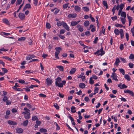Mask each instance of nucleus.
Returning a JSON list of instances; mask_svg holds the SVG:
<instances>
[{
  "mask_svg": "<svg viewBox=\"0 0 134 134\" xmlns=\"http://www.w3.org/2000/svg\"><path fill=\"white\" fill-rule=\"evenodd\" d=\"M111 18L113 21H114L115 20L117 19L118 17L117 16H115L114 17H111Z\"/></svg>",
  "mask_w": 134,
  "mask_h": 134,
  "instance_id": "nucleus-64",
  "label": "nucleus"
},
{
  "mask_svg": "<svg viewBox=\"0 0 134 134\" xmlns=\"http://www.w3.org/2000/svg\"><path fill=\"white\" fill-rule=\"evenodd\" d=\"M77 24V23L76 21H72L71 23V25L72 26H75Z\"/></svg>",
  "mask_w": 134,
  "mask_h": 134,
  "instance_id": "nucleus-42",
  "label": "nucleus"
},
{
  "mask_svg": "<svg viewBox=\"0 0 134 134\" xmlns=\"http://www.w3.org/2000/svg\"><path fill=\"white\" fill-rule=\"evenodd\" d=\"M120 62V61L119 59L118 58H117L115 59V61L114 64L115 65L118 66L119 65V63Z\"/></svg>",
  "mask_w": 134,
  "mask_h": 134,
  "instance_id": "nucleus-14",
  "label": "nucleus"
},
{
  "mask_svg": "<svg viewBox=\"0 0 134 134\" xmlns=\"http://www.w3.org/2000/svg\"><path fill=\"white\" fill-rule=\"evenodd\" d=\"M2 69L4 74L7 73L8 71V70L4 68H2Z\"/></svg>",
  "mask_w": 134,
  "mask_h": 134,
  "instance_id": "nucleus-48",
  "label": "nucleus"
},
{
  "mask_svg": "<svg viewBox=\"0 0 134 134\" xmlns=\"http://www.w3.org/2000/svg\"><path fill=\"white\" fill-rule=\"evenodd\" d=\"M79 86L82 88H83L85 86V84L83 83H80Z\"/></svg>",
  "mask_w": 134,
  "mask_h": 134,
  "instance_id": "nucleus-27",
  "label": "nucleus"
},
{
  "mask_svg": "<svg viewBox=\"0 0 134 134\" xmlns=\"http://www.w3.org/2000/svg\"><path fill=\"white\" fill-rule=\"evenodd\" d=\"M34 4L35 6H36L38 3V0H33Z\"/></svg>",
  "mask_w": 134,
  "mask_h": 134,
  "instance_id": "nucleus-63",
  "label": "nucleus"
},
{
  "mask_svg": "<svg viewBox=\"0 0 134 134\" xmlns=\"http://www.w3.org/2000/svg\"><path fill=\"white\" fill-rule=\"evenodd\" d=\"M18 82L19 83L22 84L25 83V81L24 80L22 79L19 80Z\"/></svg>",
  "mask_w": 134,
  "mask_h": 134,
  "instance_id": "nucleus-53",
  "label": "nucleus"
},
{
  "mask_svg": "<svg viewBox=\"0 0 134 134\" xmlns=\"http://www.w3.org/2000/svg\"><path fill=\"white\" fill-rule=\"evenodd\" d=\"M103 4L104 6L105 7V8L107 9L108 8V7L107 5V2L105 1H103Z\"/></svg>",
  "mask_w": 134,
  "mask_h": 134,
  "instance_id": "nucleus-28",
  "label": "nucleus"
},
{
  "mask_svg": "<svg viewBox=\"0 0 134 134\" xmlns=\"http://www.w3.org/2000/svg\"><path fill=\"white\" fill-rule=\"evenodd\" d=\"M71 111L72 113H74L76 112L75 107L74 106L71 107Z\"/></svg>",
  "mask_w": 134,
  "mask_h": 134,
  "instance_id": "nucleus-39",
  "label": "nucleus"
},
{
  "mask_svg": "<svg viewBox=\"0 0 134 134\" xmlns=\"http://www.w3.org/2000/svg\"><path fill=\"white\" fill-rule=\"evenodd\" d=\"M127 17L129 21V25L130 26L131 25V21L132 20V17L128 15H127Z\"/></svg>",
  "mask_w": 134,
  "mask_h": 134,
  "instance_id": "nucleus-20",
  "label": "nucleus"
},
{
  "mask_svg": "<svg viewBox=\"0 0 134 134\" xmlns=\"http://www.w3.org/2000/svg\"><path fill=\"white\" fill-rule=\"evenodd\" d=\"M82 9L84 11L86 12L88 11L89 10V8L87 7H83Z\"/></svg>",
  "mask_w": 134,
  "mask_h": 134,
  "instance_id": "nucleus-26",
  "label": "nucleus"
},
{
  "mask_svg": "<svg viewBox=\"0 0 134 134\" xmlns=\"http://www.w3.org/2000/svg\"><path fill=\"white\" fill-rule=\"evenodd\" d=\"M58 35L61 39H63L65 38L64 36L61 35L60 34H58Z\"/></svg>",
  "mask_w": 134,
  "mask_h": 134,
  "instance_id": "nucleus-59",
  "label": "nucleus"
},
{
  "mask_svg": "<svg viewBox=\"0 0 134 134\" xmlns=\"http://www.w3.org/2000/svg\"><path fill=\"white\" fill-rule=\"evenodd\" d=\"M10 113V111L9 110H7L6 111V115L5 116V118H7L8 116H7L9 115Z\"/></svg>",
  "mask_w": 134,
  "mask_h": 134,
  "instance_id": "nucleus-34",
  "label": "nucleus"
},
{
  "mask_svg": "<svg viewBox=\"0 0 134 134\" xmlns=\"http://www.w3.org/2000/svg\"><path fill=\"white\" fill-rule=\"evenodd\" d=\"M56 51L55 54V58L57 59L59 58L58 55L60 52V50H62V49L61 48L59 47H57L55 48Z\"/></svg>",
  "mask_w": 134,
  "mask_h": 134,
  "instance_id": "nucleus-3",
  "label": "nucleus"
},
{
  "mask_svg": "<svg viewBox=\"0 0 134 134\" xmlns=\"http://www.w3.org/2000/svg\"><path fill=\"white\" fill-rule=\"evenodd\" d=\"M124 92L125 93H128L129 94L132 96H133L134 95L133 92L127 89L124 90Z\"/></svg>",
  "mask_w": 134,
  "mask_h": 134,
  "instance_id": "nucleus-8",
  "label": "nucleus"
},
{
  "mask_svg": "<svg viewBox=\"0 0 134 134\" xmlns=\"http://www.w3.org/2000/svg\"><path fill=\"white\" fill-rule=\"evenodd\" d=\"M89 22L88 21H86L84 22V25L85 26L87 27L89 25Z\"/></svg>",
  "mask_w": 134,
  "mask_h": 134,
  "instance_id": "nucleus-36",
  "label": "nucleus"
},
{
  "mask_svg": "<svg viewBox=\"0 0 134 134\" xmlns=\"http://www.w3.org/2000/svg\"><path fill=\"white\" fill-rule=\"evenodd\" d=\"M46 27L48 29H50L51 27L50 24L48 23H47L46 24Z\"/></svg>",
  "mask_w": 134,
  "mask_h": 134,
  "instance_id": "nucleus-51",
  "label": "nucleus"
},
{
  "mask_svg": "<svg viewBox=\"0 0 134 134\" xmlns=\"http://www.w3.org/2000/svg\"><path fill=\"white\" fill-rule=\"evenodd\" d=\"M28 122V120H27L25 121H24L23 122V123L21 124L24 126H26L27 125Z\"/></svg>",
  "mask_w": 134,
  "mask_h": 134,
  "instance_id": "nucleus-23",
  "label": "nucleus"
},
{
  "mask_svg": "<svg viewBox=\"0 0 134 134\" xmlns=\"http://www.w3.org/2000/svg\"><path fill=\"white\" fill-rule=\"evenodd\" d=\"M2 21L3 22L7 25H9L10 24L8 20L6 18H4L2 19Z\"/></svg>",
  "mask_w": 134,
  "mask_h": 134,
  "instance_id": "nucleus-21",
  "label": "nucleus"
},
{
  "mask_svg": "<svg viewBox=\"0 0 134 134\" xmlns=\"http://www.w3.org/2000/svg\"><path fill=\"white\" fill-rule=\"evenodd\" d=\"M76 70V69L75 68H72L70 70V71L69 72V74L70 75L73 74L75 73Z\"/></svg>",
  "mask_w": 134,
  "mask_h": 134,
  "instance_id": "nucleus-13",
  "label": "nucleus"
},
{
  "mask_svg": "<svg viewBox=\"0 0 134 134\" xmlns=\"http://www.w3.org/2000/svg\"><path fill=\"white\" fill-rule=\"evenodd\" d=\"M126 18H121V21L122 23L124 25L125 24L126 21Z\"/></svg>",
  "mask_w": 134,
  "mask_h": 134,
  "instance_id": "nucleus-29",
  "label": "nucleus"
},
{
  "mask_svg": "<svg viewBox=\"0 0 134 134\" xmlns=\"http://www.w3.org/2000/svg\"><path fill=\"white\" fill-rule=\"evenodd\" d=\"M57 68L59 69L61 71H63L64 70L63 67L62 66H57Z\"/></svg>",
  "mask_w": 134,
  "mask_h": 134,
  "instance_id": "nucleus-32",
  "label": "nucleus"
},
{
  "mask_svg": "<svg viewBox=\"0 0 134 134\" xmlns=\"http://www.w3.org/2000/svg\"><path fill=\"white\" fill-rule=\"evenodd\" d=\"M99 90L98 88L97 87H96L94 88V93H93L94 95L96 93L98 92V91Z\"/></svg>",
  "mask_w": 134,
  "mask_h": 134,
  "instance_id": "nucleus-38",
  "label": "nucleus"
},
{
  "mask_svg": "<svg viewBox=\"0 0 134 134\" xmlns=\"http://www.w3.org/2000/svg\"><path fill=\"white\" fill-rule=\"evenodd\" d=\"M105 53V52L104 51L103 48H102L98 50L96 52L94 53L95 55L98 56L100 55L102 56L104 55Z\"/></svg>",
  "mask_w": 134,
  "mask_h": 134,
  "instance_id": "nucleus-1",
  "label": "nucleus"
},
{
  "mask_svg": "<svg viewBox=\"0 0 134 134\" xmlns=\"http://www.w3.org/2000/svg\"><path fill=\"white\" fill-rule=\"evenodd\" d=\"M124 78L128 81H130V76L129 75L126 74L124 75Z\"/></svg>",
  "mask_w": 134,
  "mask_h": 134,
  "instance_id": "nucleus-33",
  "label": "nucleus"
},
{
  "mask_svg": "<svg viewBox=\"0 0 134 134\" xmlns=\"http://www.w3.org/2000/svg\"><path fill=\"white\" fill-rule=\"evenodd\" d=\"M18 16L20 19L21 20H24L25 18V14L22 13H19Z\"/></svg>",
  "mask_w": 134,
  "mask_h": 134,
  "instance_id": "nucleus-4",
  "label": "nucleus"
},
{
  "mask_svg": "<svg viewBox=\"0 0 134 134\" xmlns=\"http://www.w3.org/2000/svg\"><path fill=\"white\" fill-rule=\"evenodd\" d=\"M84 75V74L83 72H82L81 73V75H80L77 76V78H80L82 76H83Z\"/></svg>",
  "mask_w": 134,
  "mask_h": 134,
  "instance_id": "nucleus-54",
  "label": "nucleus"
},
{
  "mask_svg": "<svg viewBox=\"0 0 134 134\" xmlns=\"http://www.w3.org/2000/svg\"><path fill=\"white\" fill-rule=\"evenodd\" d=\"M65 32V30L64 29H62L60 30L59 33L60 34H64Z\"/></svg>",
  "mask_w": 134,
  "mask_h": 134,
  "instance_id": "nucleus-43",
  "label": "nucleus"
},
{
  "mask_svg": "<svg viewBox=\"0 0 134 134\" xmlns=\"http://www.w3.org/2000/svg\"><path fill=\"white\" fill-rule=\"evenodd\" d=\"M63 22H64V21H58L57 23V25L58 26H61L62 25H63Z\"/></svg>",
  "mask_w": 134,
  "mask_h": 134,
  "instance_id": "nucleus-24",
  "label": "nucleus"
},
{
  "mask_svg": "<svg viewBox=\"0 0 134 134\" xmlns=\"http://www.w3.org/2000/svg\"><path fill=\"white\" fill-rule=\"evenodd\" d=\"M24 110H25V111L22 113L23 114H26L30 113L29 112L30 110L28 109H27L26 108H24Z\"/></svg>",
  "mask_w": 134,
  "mask_h": 134,
  "instance_id": "nucleus-15",
  "label": "nucleus"
},
{
  "mask_svg": "<svg viewBox=\"0 0 134 134\" xmlns=\"http://www.w3.org/2000/svg\"><path fill=\"white\" fill-rule=\"evenodd\" d=\"M30 113L25 114L24 118L26 119H29L30 118Z\"/></svg>",
  "mask_w": 134,
  "mask_h": 134,
  "instance_id": "nucleus-40",
  "label": "nucleus"
},
{
  "mask_svg": "<svg viewBox=\"0 0 134 134\" xmlns=\"http://www.w3.org/2000/svg\"><path fill=\"white\" fill-rule=\"evenodd\" d=\"M2 58L9 61H11L12 60L11 58L7 56H3L2 57Z\"/></svg>",
  "mask_w": 134,
  "mask_h": 134,
  "instance_id": "nucleus-25",
  "label": "nucleus"
},
{
  "mask_svg": "<svg viewBox=\"0 0 134 134\" xmlns=\"http://www.w3.org/2000/svg\"><path fill=\"white\" fill-rule=\"evenodd\" d=\"M62 80L60 77H58L55 79V85L59 87H62L63 86L60 82Z\"/></svg>",
  "mask_w": 134,
  "mask_h": 134,
  "instance_id": "nucleus-2",
  "label": "nucleus"
},
{
  "mask_svg": "<svg viewBox=\"0 0 134 134\" xmlns=\"http://www.w3.org/2000/svg\"><path fill=\"white\" fill-rule=\"evenodd\" d=\"M115 26L116 27H123V25L121 24H119L118 23L116 24L115 25Z\"/></svg>",
  "mask_w": 134,
  "mask_h": 134,
  "instance_id": "nucleus-44",
  "label": "nucleus"
},
{
  "mask_svg": "<svg viewBox=\"0 0 134 134\" xmlns=\"http://www.w3.org/2000/svg\"><path fill=\"white\" fill-rule=\"evenodd\" d=\"M124 6V5L123 4L121 3L119 6L120 9H123Z\"/></svg>",
  "mask_w": 134,
  "mask_h": 134,
  "instance_id": "nucleus-52",
  "label": "nucleus"
},
{
  "mask_svg": "<svg viewBox=\"0 0 134 134\" xmlns=\"http://www.w3.org/2000/svg\"><path fill=\"white\" fill-rule=\"evenodd\" d=\"M77 28H78V30L80 32H82L83 31V27L81 26V25H78L77 26Z\"/></svg>",
  "mask_w": 134,
  "mask_h": 134,
  "instance_id": "nucleus-17",
  "label": "nucleus"
},
{
  "mask_svg": "<svg viewBox=\"0 0 134 134\" xmlns=\"http://www.w3.org/2000/svg\"><path fill=\"white\" fill-rule=\"evenodd\" d=\"M8 123L10 125H16V123L14 121H13L10 120H9L8 121Z\"/></svg>",
  "mask_w": 134,
  "mask_h": 134,
  "instance_id": "nucleus-18",
  "label": "nucleus"
},
{
  "mask_svg": "<svg viewBox=\"0 0 134 134\" xmlns=\"http://www.w3.org/2000/svg\"><path fill=\"white\" fill-rule=\"evenodd\" d=\"M77 14L75 13L72 14H70L68 15V17L69 18H75L77 16Z\"/></svg>",
  "mask_w": 134,
  "mask_h": 134,
  "instance_id": "nucleus-16",
  "label": "nucleus"
},
{
  "mask_svg": "<svg viewBox=\"0 0 134 134\" xmlns=\"http://www.w3.org/2000/svg\"><path fill=\"white\" fill-rule=\"evenodd\" d=\"M39 96L40 97H46V96L44 94H42V93H40L39 95Z\"/></svg>",
  "mask_w": 134,
  "mask_h": 134,
  "instance_id": "nucleus-61",
  "label": "nucleus"
},
{
  "mask_svg": "<svg viewBox=\"0 0 134 134\" xmlns=\"http://www.w3.org/2000/svg\"><path fill=\"white\" fill-rule=\"evenodd\" d=\"M121 16L123 17V18H126V13L124 12H122L121 14Z\"/></svg>",
  "mask_w": 134,
  "mask_h": 134,
  "instance_id": "nucleus-31",
  "label": "nucleus"
},
{
  "mask_svg": "<svg viewBox=\"0 0 134 134\" xmlns=\"http://www.w3.org/2000/svg\"><path fill=\"white\" fill-rule=\"evenodd\" d=\"M54 106L57 109H58L59 108V107L57 103H55L54 104Z\"/></svg>",
  "mask_w": 134,
  "mask_h": 134,
  "instance_id": "nucleus-56",
  "label": "nucleus"
},
{
  "mask_svg": "<svg viewBox=\"0 0 134 134\" xmlns=\"http://www.w3.org/2000/svg\"><path fill=\"white\" fill-rule=\"evenodd\" d=\"M31 8V6L30 4H26L23 9V11H25L26 9H30Z\"/></svg>",
  "mask_w": 134,
  "mask_h": 134,
  "instance_id": "nucleus-9",
  "label": "nucleus"
},
{
  "mask_svg": "<svg viewBox=\"0 0 134 134\" xmlns=\"http://www.w3.org/2000/svg\"><path fill=\"white\" fill-rule=\"evenodd\" d=\"M68 4H65L63 5V8L64 9H66L67 8V7H68Z\"/></svg>",
  "mask_w": 134,
  "mask_h": 134,
  "instance_id": "nucleus-58",
  "label": "nucleus"
},
{
  "mask_svg": "<svg viewBox=\"0 0 134 134\" xmlns=\"http://www.w3.org/2000/svg\"><path fill=\"white\" fill-rule=\"evenodd\" d=\"M129 59H134V55L132 54H131L129 57Z\"/></svg>",
  "mask_w": 134,
  "mask_h": 134,
  "instance_id": "nucleus-45",
  "label": "nucleus"
},
{
  "mask_svg": "<svg viewBox=\"0 0 134 134\" xmlns=\"http://www.w3.org/2000/svg\"><path fill=\"white\" fill-rule=\"evenodd\" d=\"M133 64L131 63H129V67L131 68H133Z\"/></svg>",
  "mask_w": 134,
  "mask_h": 134,
  "instance_id": "nucleus-49",
  "label": "nucleus"
},
{
  "mask_svg": "<svg viewBox=\"0 0 134 134\" xmlns=\"http://www.w3.org/2000/svg\"><path fill=\"white\" fill-rule=\"evenodd\" d=\"M46 82L47 84L48 85H51L52 83V80L49 78H47L46 79Z\"/></svg>",
  "mask_w": 134,
  "mask_h": 134,
  "instance_id": "nucleus-10",
  "label": "nucleus"
},
{
  "mask_svg": "<svg viewBox=\"0 0 134 134\" xmlns=\"http://www.w3.org/2000/svg\"><path fill=\"white\" fill-rule=\"evenodd\" d=\"M74 9L77 12H79L81 11V8L78 5H77L75 6Z\"/></svg>",
  "mask_w": 134,
  "mask_h": 134,
  "instance_id": "nucleus-11",
  "label": "nucleus"
},
{
  "mask_svg": "<svg viewBox=\"0 0 134 134\" xmlns=\"http://www.w3.org/2000/svg\"><path fill=\"white\" fill-rule=\"evenodd\" d=\"M89 82L91 84H93L94 83V81L93 80L92 77H91L90 79Z\"/></svg>",
  "mask_w": 134,
  "mask_h": 134,
  "instance_id": "nucleus-50",
  "label": "nucleus"
},
{
  "mask_svg": "<svg viewBox=\"0 0 134 134\" xmlns=\"http://www.w3.org/2000/svg\"><path fill=\"white\" fill-rule=\"evenodd\" d=\"M117 76L116 75V73L114 72H113L112 75L111 76V77H112L113 79L116 81H118V79H117Z\"/></svg>",
  "mask_w": 134,
  "mask_h": 134,
  "instance_id": "nucleus-7",
  "label": "nucleus"
},
{
  "mask_svg": "<svg viewBox=\"0 0 134 134\" xmlns=\"http://www.w3.org/2000/svg\"><path fill=\"white\" fill-rule=\"evenodd\" d=\"M16 130V132L19 133H21L23 132V130L21 128H17Z\"/></svg>",
  "mask_w": 134,
  "mask_h": 134,
  "instance_id": "nucleus-22",
  "label": "nucleus"
},
{
  "mask_svg": "<svg viewBox=\"0 0 134 134\" xmlns=\"http://www.w3.org/2000/svg\"><path fill=\"white\" fill-rule=\"evenodd\" d=\"M120 48L121 50L124 49V45L123 44H121L120 46Z\"/></svg>",
  "mask_w": 134,
  "mask_h": 134,
  "instance_id": "nucleus-60",
  "label": "nucleus"
},
{
  "mask_svg": "<svg viewBox=\"0 0 134 134\" xmlns=\"http://www.w3.org/2000/svg\"><path fill=\"white\" fill-rule=\"evenodd\" d=\"M35 56L34 55H29L26 57V59L27 60H29L30 59L35 57Z\"/></svg>",
  "mask_w": 134,
  "mask_h": 134,
  "instance_id": "nucleus-12",
  "label": "nucleus"
},
{
  "mask_svg": "<svg viewBox=\"0 0 134 134\" xmlns=\"http://www.w3.org/2000/svg\"><path fill=\"white\" fill-rule=\"evenodd\" d=\"M14 89L16 90L17 91H22V89L19 88H13Z\"/></svg>",
  "mask_w": 134,
  "mask_h": 134,
  "instance_id": "nucleus-55",
  "label": "nucleus"
},
{
  "mask_svg": "<svg viewBox=\"0 0 134 134\" xmlns=\"http://www.w3.org/2000/svg\"><path fill=\"white\" fill-rule=\"evenodd\" d=\"M25 37H23L19 38L18 41H24L25 40Z\"/></svg>",
  "mask_w": 134,
  "mask_h": 134,
  "instance_id": "nucleus-35",
  "label": "nucleus"
},
{
  "mask_svg": "<svg viewBox=\"0 0 134 134\" xmlns=\"http://www.w3.org/2000/svg\"><path fill=\"white\" fill-rule=\"evenodd\" d=\"M40 131L42 132H47V130L46 129L41 128L40 130Z\"/></svg>",
  "mask_w": 134,
  "mask_h": 134,
  "instance_id": "nucleus-41",
  "label": "nucleus"
},
{
  "mask_svg": "<svg viewBox=\"0 0 134 134\" xmlns=\"http://www.w3.org/2000/svg\"><path fill=\"white\" fill-rule=\"evenodd\" d=\"M85 100L87 102H88L90 101V99L88 97H86L84 98Z\"/></svg>",
  "mask_w": 134,
  "mask_h": 134,
  "instance_id": "nucleus-62",
  "label": "nucleus"
},
{
  "mask_svg": "<svg viewBox=\"0 0 134 134\" xmlns=\"http://www.w3.org/2000/svg\"><path fill=\"white\" fill-rule=\"evenodd\" d=\"M63 23H64L63 24V26L67 31H69L70 30V29L69 26L65 22H64Z\"/></svg>",
  "mask_w": 134,
  "mask_h": 134,
  "instance_id": "nucleus-6",
  "label": "nucleus"
},
{
  "mask_svg": "<svg viewBox=\"0 0 134 134\" xmlns=\"http://www.w3.org/2000/svg\"><path fill=\"white\" fill-rule=\"evenodd\" d=\"M118 87H119L121 89L125 88L127 87V86L125 84H122L121 83L118 84Z\"/></svg>",
  "mask_w": 134,
  "mask_h": 134,
  "instance_id": "nucleus-5",
  "label": "nucleus"
},
{
  "mask_svg": "<svg viewBox=\"0 0 134 134\" xmlns=\"http://www.w3.org/2000/svg\"><path fill=\"white\" fill-rule=\"evenodd\" d=\"M114 32L116 35H118L120 34V30H119L118 29H115L114 30Z\"/></svg>",
  "mask_w": 134,
  "mask_h": 134,
  "instance_id": "nucleus-19",
  "label": "nucleus"
},
{
  "mask_svg": "<svg viewBox=\"0 0 134 134\" xmlns=\"http://www.w3.org/2000/svg\"><path fill=\"white\" fill-rule=\"evenodd\" d=\"M120 35L121 37V38H122L124 36L123 31L122 29H120Z\"/></svg>",
  "mask_w": 134,
  "mask_h": 134,
  "instance_id": "nucleus-30",
  "label": "nucleus"
},
{
  "mask_svg": "<svg viewBox=\"0 0 134 134\" xmlns=\"http://www.w3.org/2000/svg\"><path fill=\"white\" fill-rule=\"evenodd\" d=\"M119 70L120 72L123 75H125V71L122 68L119 69Z\"/></svg>",
  "mask_w": 134,
  "mask_h": 134,
  "instance_id": "nucleus-37",
  "label": "nucleus"
},
{
  "mask_svg": "<svg viewBox=\"0 0 134 134\" xmlns=\"http://www.w3.org/2000/svg\"><path fill=\"white\" fill-rule=\"evenodd\" d=\"M121 60L124 63H127V61L124 58H121V57H120Z\"/></svg>",
  "mask_w": 134,
  "mask_h": 134,
  "instance_id": "nucleus-46",
  "label": "nucleus"
},
{
  "mask_svg": "<svg viewBox=\"0 0 134 134\" xmlns=\"http://www.w3.org/2000/svg\"><path fill=\"white\" fill-rule=\"evenodd\" d=\"M98 40V38L97 37H96L95 38L94 41H93V43L95 44L96 43H97Z\"/></svg>",
  "mask_w": 134,
  "mask_h": 134,
  "instance_id": "nucleus-57",
  "label": "nucleus"
},
{
  "mask_svg": "<svg viewBox=\"0 0 134 134\" xmlns=\"http://www.w3.org/2000/svg\"><path fill=\"white\" fill-rule=\"evenodd\" d=\"M25 72L27 74H29L32 73L33 72V71L31 70H26Z\"/></svg>",
  "mask_w": 134,
  "mask_h": 134,
  "instance_id": "nucleus-47",
  "label": "nucleus"
}]
</instances>
